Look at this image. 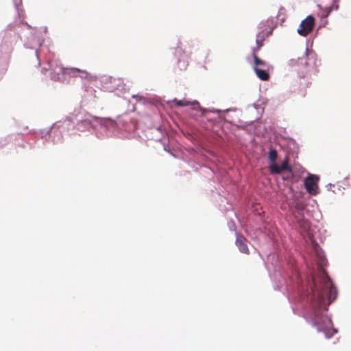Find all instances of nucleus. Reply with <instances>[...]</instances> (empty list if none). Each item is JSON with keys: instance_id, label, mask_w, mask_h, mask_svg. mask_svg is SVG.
<instances>
[{"instance_id": "obj_6", "label": "nucleus", "mask_w": 351, "mask_h": 351, "mask_svg": "<svg viewBox=\"0 0 351 351\" xmlns=\"http://www.w3.org/2000/svg\"><path fill=\"white\" fill-rule=\"evenodd\" d=\"M319 178L315 175H310L304 180V186L307 192L311 195L317 193V182Z\"/></svg>"}, {"instance_id": "obj_16", "label": "nucleus", "mask_w": 351, "mask_h": 351, "mask_svg": "<svg viewBox=\"0 0 351 351\" xmlns=\"http://www.w3.org/2000/svg\"><path fill=\"white\" fill-rule=\"evenodd\" d=\"M300 225L303 226L305 229L308 228L310 226L309 222L307 220L301 221Z\"/></svg>"}, {"instance_id": "obj_13", "label": "nucleus", "mask_w": 351, "mask_h": 351, "mask_svg": "<svg viewBox=\"0 0 351 351\" xmlns=\"http://www.w3.org/2000/svg\"><path fill=\"white\" fill-rule=\"evenodd\" d=\"M278 158V152L274 149H270L268 153V159L270 161V164H276V160Z\"/></svg>"}, {"instance_id": "obj_11", "label": "nucleus", "mask_w": 351, "mask_h": 351, "mask_svg": "<svg viewBox=\"0 0 351 351\" xmlns=\"http://www.w3.org/2000/svg\"><path fill=\"white\" fill-rule=\"evenodd\" d=\"M254 70L257 77L263 81H267L269 79V74L265 69H262L257 66H254Z\"/></svg>"}, {"instance_id": "obj_7", "label": "nucleus", "mask_w": 351, "mask_h": 351, "mask_svg": "<svg viewBox=\"0 0 351 351\" xmlns=\"http://www.w3.org/2000/svg\"><path fill=\"white\" fill-rule=\"evenodd\" d=\"M269 170L272 174H280L284 171L292 172V168L289 165V158L286 157L280 166L277 164H270Z\"/></svg>"}, {"instance_id": "obj_3", "label": "nucleus", "mask_w": 351, "mask_h": 351, "mask_svg": "<svg viewBox=\"0 0 351 351\" xmlns=\"http://www.w3.org/2000/svg\"><path fill=\"white\" fill-rule=\"evenodd\" d=\"M311 58L307 55H304L302 57L298 58L296 65L298 66L297 71L301 74L302 77H304L308 72H310L314 67V60H312L310 62Z\"/></svg>"}, {"instance_id": "obj_5", "label": "nucleus", "mask_w": 351, "mask_h": 351, "mask_svg": "<svg viewBox=\"0 0 351 351\" xmlns=\"http://www.w3.org/2000/svg\"><path fill=\"white\" fill-rule=\"evenodd\" d=\"M65 74L72 75L73 73L71 72V69H65L56 64L52 66L51 79L54 81H62L64 80Z\"/></svg>"}, {"instance_id": "obj_12", "label": "nucleus", "mask_w": 351, "mask_h": 351, "mask_svg": "<svg viewBox=\"0 0 351 351\" xmlns=\"http://www.w3.org/2000/svg\"><path fill=\"white\" fill-rule=\"evenodd\" d=\"M254 61V66H261L263 68H266L268 66V64L266 62L263 61V60L260 59L257 55V53H252Z\"/></svg>"}, {"instance_id": "obj_9", "label": "nucleus", "mask_w": 351, "mask_h": 351, "mask_svg": "<svg viewBox=\"0 0 351 351\" xmlns=\"http://www.w3.org/2000/svg\"><path fill=\"white\" fill-rule=\"evenodd\" d=\"M71 71L73 73L72 75L73 76H77L76 73H77L79 77H80L82 79L87 80L88 82H93L97 80L96 75L88 73L86 70H80L77 68H71Z\"/></svg>"}, {"instance_id": "obj_14", "label": "nucleus", "mask_w": 351, "mask_h": 351, "mask_svg": "<svg viewBox=\"0 0 351 351\" xmlns=\"http://www.w3.org/2000/svg\"><path fill=\"white\" fill-rule=\"evenodd\" d=\"M16 10H17V12H18L19 18L21 20V22L23 23V20L25 19V12H24V10L23 9H21L19 8V5H16Z\"/></svg>"}, {"instance_id": "obj_2", "label": "nucleus", "mask_w": 351, "mask_h": 351, "mask_svg": "<svg viewBox=\"0 0 351 351\" xmlns=\"http://www.w3.org/2000/svg\"><path fill=\"white\" fill-rule=\"evenodd\" d=\"M339 0H322V1L317 5L319 9L318 15L322 18H326L332 10H338Z\"/></svg>"}, {"instance_id": "obj_8", "label": "nucleus", "mask_w": 351, "mask_h": 351, "mask_svg": "<svg viewBox=\"0 0 351 351\" xmlns=\"http://www.w3.org/2000/svg\"><path fill=\"white\" fill-rule=\"evenodd\" d=\"M237 237L235 244L241 253L249 254L250 250L247 246V240L241 234L236 233Z\"/></svg>"}, {"instance_id": "obj_10", "label": "nucleus", "mask_w": 351, "mask_h": 351, "mask_svg": "<svg viewBox=\"0 0 351 351\" xmlns=\"http://www.w3.org/2000/svg\"><path fill=\"white\" fill-rule=\"evenodd\" d=\"M172 101L178 106L184 107V106H190L191 107V108L193 110H197V109L200 108L199 104L197 101H190L186 100V99H173Z\"/></svg>"}, {"instance_id": "obj_17", "label": "nucleus", "mask_w": 351, "mask_h": 351, "mask_svg": "<svg viewBox=\"0 0 351 351\" xmlns=\"http://www.w3.org/2000/svg\"><path fill=\"white\" fill-rule=\"evenodd\" d=\"M20 1H21V0H20Z\"/></svg>"}, {"instance_id": "obj_15", "label": "nucleus", "mask_w": 351, "mask_h": 351, "mask_svg": "<svg viewBox=\"0 0 351 351\" xmlns=\"http://www.w3.org/2000/svg\"><path fill=\"white\" fill-rule=\"evenodd\" d=\"M263 45V40L259 39L258 38L256 39V47L252 49V53L255 52L257 53V51L261 48Z\"/></svg>"}, {"instance_id": "obj_1", "label": "nucleus", "mask_w": 351, "mask_h": 351, "mask_svg": "<svg viewBox=\"0 0 351 351\" xmlns=\"http://www.w3.org/2000/svg\"><path fill=\"white\" fill-rule=\"evenodd\" d=\"M337 291L324 269L320 268L316 277H312L311 294L309 296L311 308V322L319 332L330 338L337 332L332 327L330 318L325 314L327 306L337 297Z\"/></svg>"}, {"instance_id": "obj_4", "label": "nucleus", "mask_w": 351, "mask_h": 351, "mask_svg": "<svg viewBox=\"0 0 351 351\" xmlns=\"http://www.w3.org/2000/svg\"><path fill=\"white\" fill-rule=\"evenodd\" d=\"M315 25L314 18L309 15L305 19H304L298 29V32L302 36H306L308 35L313 29Z\"/></svg>"}]
</instances>
